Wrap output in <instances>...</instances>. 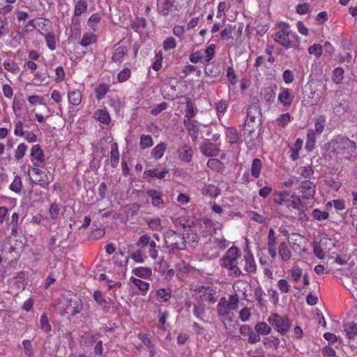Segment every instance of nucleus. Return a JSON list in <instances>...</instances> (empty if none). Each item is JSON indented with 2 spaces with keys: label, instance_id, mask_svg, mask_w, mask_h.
Segmentation results:
<instances>
[{
  "label": "nucleus",
  "instance_id": "obj_1",
  "mask_svg": "<svg viewBox=\"0 0 357 357\" xmlns=\"http://www.w3.org/2000/svg\"><path fill=\"white\" fill-rule=\"evenodd\" d=\"M278 30L275 33V43L284 47L285 49L298 47L300 38L296 32L290 29L289 23L280 22L278 24Z\"/></svg>",
  "mask_w": 357,
  "mask_h": 357
},
{
  "label": "nucleus",
  "instance_id": "obj_2",
  "mask_svg": "<svg viewBox=\"0 0 357 357\" xmlns=\"http://www.w3.org/2000/svg\"><path fill=\"white\" fill-rule=\"evenodd\" d=\"M326 149L335 155H351L355 153L357 146L347 137L338 135L331 139L326 144Z\"/></svg>",
  "mask_w": 357,
  "mask_h": 357
},
{
  "label": "nucleus",
  "instance_id": "obj_3",
  "mask_svg": "<svg viewBox=\"0 0 357 357\" xmlns=\"http://www.w3.org/2000/svg\"><path fill=\"white\" fill-rule=\"evenodd\" d=\"M241 255V250L236 246H232L227 250L220 259V265L227 270L228 275L231 277L238 278L243 275L241 270L238 266Z\"/></svg>",
  "mask_w": 357,
  "mask_h": 357
},
{
  "label": "nucleus",
  "instance_id": "obj_4",
  "mask_svg": "<svg viewBox=\"0 0 357 357\" xmlns=\"http://www.w3.org/2000/svg\"><path fill=\"white\" fill-rule=\"evenodd\" d=\"M217 287L213 284H199L194 290L197 300L202 303L214 304L217 302Z\"/></svg>",
  "mask_w": 357,
  "mask_h": 357
},
{
  "label": "nucleus",
  "instance_id": "obj_5",
  "mask_svg": "<svg viewBox=\"0 0 357 357\" xmlns=\"http://www.w3.org/2000/svg\"><path fill=\"white\" fill-rule=\"evenodd\" d=\"M267 321L282 335H287L291 326V321L287 315H280L278 313H271Z\"/></svg>",
  "mask_w": 357,
  "mask_h": 357
},
{
  "label": "nucleus",
  "instance_id": "obj_6",
  "mask_svg": "<svg viewBox=\"0 0 357 357\" xmlns=\"http://www.w3.org/2000/svg\"><path fill=\"white\" fill-rule=\"evenodd\" d=\"M136 245L138 248L142 249L145 254H148L152 259L155 260L158 257L159 246L149 235L141 236L137 241Z\"/></svg>",
  "mask_w": 357,
  "mask_h": 357
},
{
  "label": "nucleus",
  "instance_id": "obj_7",
  "mask_svg": "<svg viewBox=\"0 0 357 357\" xmlns=\"http://www.w3.org/2000/svg\"><path fill=\"white\" fill-rule=\"evenodd\" d=\"M165 243L166 247L171 250H183L186 247L184 237L173 230H169L165 233Z\"/></svg>",
  "mask_w": 357,
  "mask_h": 357
},
{
  "label": "nucleus",
  "instance_id": "obj_8",
  "mask_svg": "<svg viewBox=\"0 0 357 357\" xmlns=\"http://www.w3.org/2000/svg\"><path fill=\"white\" fill-rule=\"evenodd\" d=\"M298 191L302 199H310L316 192V185L310 180H304L299 183Z\"/></svg>",
  "mask_w": 357,
  "mask_h": 357
},
{
  "label": "nucleus",
  "instance_id": "obj_9",
  "mask_svg": "<svg viewBox=\"0 0 357 357\" xmlns=\"http://www.w3.org/2000/svg\"><path fill=\"white\" fill-rule=\"evenodd\" d=\"M29 157L32 165H46L45 155L40 144L32 146Z\"/></svg>",
  "mask_w": 357,
  "mask_h": 357
},
{
  "label": "nucleus",
  "instance_id": "obj_10",
  "mask_svg": "<svg viewBox=\"0 0 357 357\" xmlns=\"http://www.w3.org/2000/svg\"><path fill=\"white\" fill-rule=\"evenodd\" d=\"M245 254L243 257V269L247 273H255L257 270V266L255 259V257L248 245H246L245 248Z\"/></svg>",
  "mask_w": 357,
  "mask_h": 357
},
{
  "label": "nucleus",
  "instance_id": "obj_11",
  "mask_svg": "<svg viewBox=\"0 0 357 357\" xmlns=\"http://www.w3.org/2000/svg\"><path fill=\"white\" fill-rule=\"evenodd\" d=\"M293 199V193L287 190L275 191L273 202L278 205H285L287 209Z\"/></svg>",
  "mask_w": 357,
  "mask_h": 357
},
{
  "label": "nucleus",
  "instance_id": "obj_12",
  "mask_svg": "<svg viewBox=\"0 0 357 357\" xmlns=\"http://www.w3.org/2000/svg\"><path fill=\"white\" fill-rule=\"evenodd\" d=\"M93 298L105 313L109 312L110 306L114 304V301L109 298H106L100 290L93 292Z\"/></svg>",
  "mask_w": 357,
  "mask_h": 357
},
{
  "label": "nucleus",
  "instance_id": "obj_13",
  "mask_svg": "<svg viewBox=\"0 0 357 357\" xmlns=\"http://www.w3.org/2000/svg\"><path fill=\"white\" fill-rule=\"evenodd\" d=\"M288 242L292 250L295 252H301L304 250L303 244L305 243V238L303 236L293 233L288 237Z\"/></svg>",
  "mask_w": 357,
  "mask_h": 357
},
{
  "label": "nucleus",
  "instance_id": "obj_14",
  "mask_svg": "<svg viewBox=\"0 0 357 357\" xmlns=\"http://www.w3.org/2000/svg\"><path fill=\"white\" fill-rule=\"evenodd\" d=\"M294 99V95L291 89L283 87L280 88L278 100L285 108H289L291 106Z\"/></svg>",
  "mask_w": 357,
  "mask_h": 357
},
{
  "label": "nucleus",
  "instance_id": "obj_15",
  "mask_svg": "<svg viewBox=\"0 0 357 357\" xmlns=\"http://www.w3.org/2000/svg\"><path fill=\"white\" fill-rule=\"evenodd\" d=\"M172 291L170 287L160 288L155 292L151 291L150 297H153L158 303H167L172 298Z\"/></svg>",
  "mask_w": 357,
  "mask_h": 357
},
{
  "label": "nucleus",
  "instance_id": "obj_16",
  "mask_svg": "<svg viewBox=\"0 0 357 357\" xmlns=\"http://www.w3.org/2000/svg\"><path fill=\"white\" fill-rule=\"evenodd\" d=\"M199 149L201 153L208 158L217 156L220 151L219 146L210 141L204 142L200 145Z\"/></svg>",
  "mask_w": 357,
  "mask_h": 357
},
{
  "label": "nucleus",
  "instance_id": "obj_17",
  "mask_svg": "<svg viewBox=\"0 0 357 357\" xmlns=\"http://www.w3.org/2000/svg\"><path fill=\"white\" fill-rule=\"evenodd\" d=\"M167 176H170L169 169L164 167L162 169L155 168L152 169L145 170L143 173L144 178L149 180L151 178H156L158 179H163Z\"/></svg>",
  "mask_w": 357,
  "mask_h": 357
},
{
  "label": "nucleus",
  "instance_id": "obj_18",
  "mask_svg": "<svg viewBox=\"0 0 357 357\" xmlns=\"http://www.w3.org/2000/svg\"><path fill=\"white\" fill-rule=\"evenodd\" d=\"M146 194L151 199V204L158 208H162L165 204L162 199V192L157 189H149L146 191Z\"/></svg>",
  "mask_w": 357,
  "mask_h": 357
},
{
  "label": "nucleus",
  "instance_id": "obj_19",
  "mask_svg": "<svg viewBox=\"0 0 357 357\" xmlns=\"http://www.w3.org/2000/svg\"><path fill=\"white\" fill-rule=\"evenodd\" d=\"M183 124L192 141H196L199 131V122L193 119L183 120Z\"/></svg>",
  "mask_w": 357,
  "mask_h": 357
},
{
  "label": "nucleus",
  "instance_id": "obj_20",
  "mask_svg": "<svg viewBox=\"0 0 357 357\" xmlns=\"http://www.w3.org/2000/svg\"><path fill=\"white\" fill-rule=\"evenodd\" d=\"M217 313L220 320L228 319L231 309L227 305V301L225 297H222L217 305Z\"/></svg>",
  "mask_w": 357,
  "mask_h": 357
},
{
  "label": "nucleus",
  "instance_id": "obj_21",
  "mask_svg": "<svg viewBox=\"0 0 357 357\" xmlns=\"http://www.w3.org/2000/svg\"><path fill=\"white\" fill-rule=\"evenodd\" d=\"M259 128V123L257 122L248 121H245L244 124V135L245 140L247 141L248 137H250L248 140V143L252 141L254 137H257L256 130Z\"/></svg>",
  "mask_w": 357,
  "mask_h": 357
},
{
  "label": "nucleus",
  "instance_id": "obj_22",
  "mask_svg": "<svg viewBox=\"0 0 357 357\" xmlns=\"http://www.w3.org/2000/svg\"><path fill=\"white\" fill-rule=\"evenodd\" d=\"M156 6L159 14L167 16L174 6V2L171 0H157Z\"/></svg>",
  "mask_w": 357,
  "mask_h": 357
},
{
  "label": "nucleus",
  "instance_id": "obj_23",
  "mask_svg": "<svg viewBox=\"0 0 357 357\" xmlns=\"http://www.w3.org/2000/svg\"><path fill=\"white\" fill-rule=\"evenodd\" d=\"M177 153L180 160L188 163L192 160L193 150L190 146L183 145L178 149Z\"/></svg>",
  "mask_w": 357,
  "mask_h": 357
},
{
  "label": "nucleus",
  "instance_id": "obj_24",
  "mask_svg": "<svg viewBox=\"0 0 357 357\" xmlns=\"http://www.w3.org/2000/svg\"><path fill=\"white\" fill-rule=\"evenodd\" d=\"M53 175L50 174L48 172V174H42L38 176V178L35 177V178L32 179V182L42 188L47 189L50 183L53 181Z\"/></svg>",
  "mask_w": 357,
  "mask_h": 357
},
{
  "label": "nucleus",
  "instance_id": "obj_25",
  "mask_svg": "<svg viewBox=\"0 0 357 357\" xmlns=\"http://www.w3.org/2000/svg\"><path fill=\"white\" fill-rule=\"evenodd\" d=\"M67 97L69 105L73 107L78 106L82 102V94L78 89L68 91Z\"/></svg>",
  "mask_w": 357,
  "mask_h": 357
},
{
  "label": "nucleus",
  "instance_id": "obj_26",
  "mask_svg": "<svg viewBox=\"0 0 357 357\" xmlns=\"http://www.w3.org/2000/svg\"><path fill=\"white\" fill-rule=\"evenodd\" d=\"M130 282L139 289L142 296H146L150 289V284L139 278L131 277Z\"/></svg>",
  "mask_w": 357,
  "mask_h": 357
},
{
  "label": "nucleus",
  "instance_id": "obj_27",
  "mask_svg": "<svg viewBox=\"0 0 357 357\" xmlns=\"http://www.w3.org/2000/svg\"><path fill=\"white\" fill-rule=\"evenodd\" d=\"M38 32L41 36L45 37L47 47L52 51L55 50L59 43V38L54 34V33L50 31L45 35L42 31L39 30Z\"/></svg>",
  "mask_w": 357,
  "mask_h": 357
},
{
  "label": "nucleus",
  "instance_id": "obj_28",
  "mask_svg": "<svg viewBox=\"0 0 357 357\" xmlns=\"http://www.w3.org/2000/svg\"><path fill=\"white\" fill-rule=\"evenodd\" d=\"M259 264L262 267L263 273L265 275L266 277H267L269 279H272L273 277V261L269 260L268 258H259Z\"/></svg>",
  "mask_w": 357,
  "mask_h": 357
},
{
  "label": "nucleus",
  "instance_id": "obj_29",
  "mask_svg": "<svg viewBox=\"0 0 357 357\" xmlns=\"http://www.w3.org/2000/svg\"><path fill=\"white\" fill-rule=\"evenodd\" d=\"M221 321L223 323L227 334L232 337H235L236 331L238 328V324L236 321H234L231 317L221 320Z\"/></svg>",
  "mask_w": 357,
  "mask_h": 357
},
{
  "label": "nucleus",
  "instance_id": "obj_30",
  "mask_svg": "<svg viewBox=\"0 0 357 357\" xmlns=\"http://www.w3.org/2000/svg\"><path fill=\"white\" fill-rule=\"evenodd\" d=\"M93 117L102 124L109 125L111 122L110 115L106 109H97L93 114Z\"/></svg>",
  "mask_w": 357,
  "mask_h": 357
},
{
  "label": "nucleus",
  "instance_id": "obj_31",
  "mask_svg": "<svg viewBox=\"0 0 357 357\" xmlns=\"http://www.w3.org/2000/svg\"><path fill=\"white\" fill-rule=\"evenodd\" d=\"M197 108L195 103L190 99L188 98L185 102V115L183 120H191L197 113Z\"/></svg>",
  "mask_w": 357,
  "mask_h": 357
},
{
  "label": "nucleus",
  "instance_id": "obj_32",
  "mask_svg": "<svg viewBox=\"0 0 357 357\" xmlns=\"http://www.w3.org/2000/svg\"><path fill=\"white\" fill-rule=\"evenodd\" d=\"M112 261L114 264L119 267H126L128 262V257L124 252L119 250L114 253Z\"/></svg>",
  "mask_w": 357,
  "mask_h": 357
},
{
  "label": "nucleus",
  "instance_id": "obj_33",
  "mask_svg": "<svg viewBox=\"0 0 357 357\" xmlns=\"http://www.w3.org/2000/svg\"><path fill=\"white\" fill-rule=\"evenodd\" d=\"M127 53L128 48L126 46H118L112 56V60L115 63H121Z\"/></svg>",
  "mask_w": 357,
  "mask_h": 357
},
{
  "label": "nucleus",
  "instance_id": "obj_34",
  "mask_svg": "<svg viewBox=\"0 0 357 357\" xmlns=\"http://www.w3.org/2000/svg\"><path fill=\"white\" fill-rule=\"evenodd\" d=\"M227 140L230 144H237L240 140V134L237 130L233 127H228L225 132Z\"/></svg>",
  "mask_w": 357,
  "mask_h": 357
},
{
  "label": "nucleus",
  "instance_id": "obj_35",
  "mask_svg": "<svg viewBox=\"0 0 357 357\" xmlns=\"http://www.w3.org/2000/svg\"><path fill=\"white\" fill-rule=\"evenodd\" d=\"M280 339L274 335H269L264 337L263 344L266 349H277L280 344Z\"/></svg>",
  "mask_w": 357,
  "mask_h": 357
},
{
  "label": "nucleus",
  "instance_id": "obj_36",
  "mask_svg": "<svg viewBox=\"0 0 357 357\" xmlns=\"http://www.w3.org/2000/svg\"><path fill=\"white\" fill-rule=\"evenodd\" d=\"M167 146L165 143L160 142L157 144L151 151V158L155 160H158L162 158L166 151Z\"/></svg>",
  "mask_w": 357,
  "mask_h": 357
},
{
  "label": "nucleus",
  "instance_id": "obj_37",
  "mask_svg": "<svg viewBox=\"0 0 357 357\" xmlns=\"http://www.w3.org/2000/svg\"><path fill=\"white\" fill-rule=\"evenodd\" d=\"M316 135L317 133L314 131L313 129L310 128L307 130L305 144V149L307 151L310 152L314 149L316 143Z\"/></svg>",
  "mask_w": 357,
  "mask_h": 357
},
{
  "label": "nucleus",
  "instance_id": "obj_38",
  "mask_svg": "<svg viewBox=\"0 0 357 357\" xmlns=\"http://www.w3.org/2000/svg\"><path fill=\"white\" fill-rule=\"evenodd\" d=\"M119 161V146L116 142L111 145L110 151V165L112 167H116Z\"/></svg>",
  "mask_w": 357,
  "mask_h": 357
},
{
  "label": "nucleus",
  "instance_id": "obj_39",
  "mask_svg": "<svg viewBox=\"0 0 357 357\" xmlns=\"http://www.w3.org/2000/svg\"><path fill=\"white\" fill-rule=\"evenodd\" d=\"M278 254L280 259L283 261H287L291 259V253L284 242L280 243L278 248Z\"/></svg>",
  "mask_w": 357,
  "mask_h": 357
},
{
  "label": "nucleus",
  "instance_id": "obj_40",
  "mask_svg": "<svg viewBox=\"0 0 357 357\" xmlns=\"http://www.w3.org/2000/svg\"><path fill=\"white\" fill-rule=\"evenodd\" d=\"M88 4L86 0H77L75 1L73 14L75 16H80L87 11Z\"/></svg>",
  "mask_w": 357,
  "mask_h": 357
},
{
  "label": "nucleus",
  "instance_id": "obj_41",
  "mask_svg": "<svg viewBox=\"0 0 357 357\" xmlns=\"http://www.w3.org/2000/svg\"><path fill=\"white\" fill-rule=\"evenodd\" d=\"M255 330L260 335H268L271 333L272 328L271 325L269 326L265 321L257 322L255 326Z\"/></svg>",
  "mask_w": 357,
  "mask_h": 357
},
{
  "label": "nucleus",
  "instance_id": "obj_42",
  "mask_svg": "<svg viewBox=\"0 0 357 357\" xmlns=\"http://www.w3.org/2000/svg\"><path fill=\"white\" fill-rule=\"evenodd\" d=\"M3 65L4 68L7 71H8L14 75H17L20 72V66L14 60H12L10 59H6L3 61Z\"/></svg>",
  "mask_w": 357,
  "mask_h": 357
},
{
  "label": "nucleus",
  "instance_id": "obj_43",
  "mask_svg": "<svg viewBox=\"0 0 357 357\" xmlns=\"http://www.w3.org/2000/svg\"><path fill=\"white\" fill-rule=\"evenodd\" d=\"M97 36L91 33H84L79 42V45L84 47H86L90 45L96 43Z\"/></svg>",
  "mask_w": 357,
  "mask_h": 357
},
{
  "label": "nucleus",
  "instance_id": "obj_44",
  "mask_svg": "<svg viewBox=\"0 0 357 357\" xmlns=\"http://www.w3.org/2000/svg\"><path fill=\"white\" fill-rule=\"evenodd\" d=\"M132 273L139 278L148 279L153 274L151 268L149 267H137L132 270Z\"/></svg>",
  "mask_w": 357,
  "mask_h": 357
},
{
  "label": "nucleus",
  "instance_id": "obj_45",
  "mask_svg": "<svg viewBox=\"0 0 357 357\" xmlns=\"http://www.w3.org/2000/svg\"><path fill=\"white\" fill-rule=\"evenodd\" d=\"M326 122V117L324 115H320L314 119V131L317 135H321L325 128Z\"/></svg>",
  "mask_w": 357,
  "mask_h": 357
},
{
  "label": "nucleus",
  "instance_id": "obj_46",
  "mask_svg": "<svg viewBox=\"0 0 357 357\" xmlns=\"http://www.w3.org/2000/svg\"><path fill=\"white\" fill-rule=\"evenodd\" d=\"M205 74L212 78L219 76L220 74V68L218 65L213 63H208L205 67Z\"/></svg>",
  "mask_w": 357,
  "mask_h": 357
},
{
  "label": "nucleus",
  "instance_id": "obj_47",
  "mask_svg": "<svg viewBox=\"0 0 357 357\" xmlns=\"http://www.w3.org/2000/svg\"><path fill=\"white\" fill-rule=\"evenodd\" d=\"M109 91V86L106 84H100L98 85L94 90L96 98L98 100H102Z\"/></svg>",
  "mask_w": 357,
  "mask_h": 357
},
{
  "label": "nucleus",
  "instance_id": "obj_48",
  "mask_svg": "<svg viewBox=\"0 0 357 357\" xmlns=\"http://www.w3.org/2000/svg\"><path fill=\"white\" fill-rule=\"evenodd\" d=\"M260 113V109L259 106L255 104L250 105L247 109V119L248 121L256 122V118L257 114Z\"/></svg>",
  "mask_w": 357,
  "mask_h": 357
},
{
  "label": "nucleus",
  "instance_id": "obj_49",
  "mask_svg": "<svg viewBox=\"0 0 357 357\" xmlns=\"http://www.w3.org/2000/svg\"><path fill=\"white\" fill-rule=\"evenodd\" d=\"M262 168V162L260 159L255 158L252 162L251 175L255 178H258L260 176Z\"/></svg>",
  "mask_w": 357,
  "mask_h": 357
},
{
  "label": "nucleus",
  "instance_id": "obj_50",
  "mask_svg": "<svg viewBox=\"0 0 357 357\" xmlns=\"http://www.w3.org/2000/svg\"><path fill=\"white\" fill-rule=\"evenodd\" d=\"M220 189L213 184L205 185L202 189V194L205 196L215 197L219 195Z\"/></svg>",
  "mask_w": 357,
  "mask_h": 357
},
{
  "label": "nucleus",
  "instance_id": "obj_51",
  "mask_svg": "<svg viewBox=\"0 0 357 357\" xmlns=\"http://www.w3.org/2000/svg\"><path fill=\"white\" fill-rule=\"evenodd\" d=\"M293 117L289 113H283L278 116L275 119V123L282 128H285L292 120Z\"/></svg>",
  "mask_w": 357,
  "mask_h": 357
},
{
  "label": "nucleus",
  "instance_id": "obj_52",
  "mask_svg": "<svg viewBox=\"0 0 357 357\" xmlns=\"http://www.w3.org/2000/svg\"><path fill=\"white\" fill-rule=\"evenodd\" d=\"M305 205L302 202V198L299 195L293 193V199L289 204L288 210L292 211L294 210L298 211L302 208V206Z\"/></svg>",
  "mask_w": 357,
  "mask_h": 357
},
{
  "label": "nucleus",
  "instance_id": "obj_53",
  "mask_svg": "<svg viewBox=\"0 0 357 357\" xmlns=\"http://www.w3.org/2000/svg\"><path fill=\"white\" fill-rule=\"evenodd\" d=\"M27 150L28 146L25 143H20L14 151L15 159L16 160L22 159L24 157Z\"/></svg>",
  "mask_w": 357,
  "mask_h": 357
},
{
  "label": "nucleus",
  "instance_id": "obj_54",
  "mask_svg": "<svg viewBox=\"0 0 357 357\" xmlns=\"http://www.w3.org/2000/svg\"><path fill=\"white\" fill-rule=\"evenodd\" d=\"M8 225L11 229L13 235H16L17 233L19 226V215L17 213H13L10 217V220H8Z\"/></svg>",
  "mask_w": 357,
  "mask_h": 357
},
{
  "label": "nucleus",
  "instance_id": "obj_55",
  "mask_svg": "<svg viewBox=\"0 0 357 357\" xmlns=\"http://www.w3.org/2000/svg\"><path fill=\"white\" fill-rule=\"evenodd\" d=\"M208 168L217 172H222L224 169V164L219 160L211 158L206 163Z\"/></svg>",
  "mask_w": 357,
  "mask_h": 357
},
{
  "label": "nucleus",
  "instance_id": "obj_56",
  "mask_svg": "<svg viewBox=\"0 0 357 357\" xmlns=\"http://www.w3.org/2000/svg\"><path fill=\"white\" fill-rule=\"evenodd\" d=\"M27 101L29 102L31 105H44L47 107L48 112H50V109L47 106L46 103L44 102V98L41 96L38 95H31L27 98Z\"/></svg>",
  "mask_w": 357,
  "mask_h": 357
},
{
  "label": "nucleus",
  "instance_id": "obj_57",
  "mask_svg": "<svg viewBox=\"0 0 357 357\" xmlns=\"http://www.w3.org/2000/svg\"><path fill=\"white\" fill-rule=\"evenodd\" d=\"M139 145L141 149H146L153 145V140L150 135H142L140 137Z\"/></svg>",
  "mask_w": 357,
  "mask_h": 357
},
{
  "label": "nucleus",
  "instance_id": "obj_58",
  "mask_svg": "<svg viewBox=\"0 0 357 357\" xmlns=\"http://www.w3.org/2000/svg\"><path fill=\"white\" fill-rule=\"evenodd\" d=\"M344 331L349 339L354 338L357 335V324L354 322L348 323L344 326Z\"/></svg>",
  "mask_w": 357,
  "mask_h": 357
},
{
  "label": "nucleus",
  "instance_id": "obj_59",
  "mask_svg": "<svg viewBox=\"0 0 357 357\" xmlns=\"http://www.w3.org/2000/svg\"><path fill=\"white\" fill-rule=\"evenodd\" d=\"M130 258L137 263H144L147 256L142 249L139 248L131 253Z\"/></svg>",
  "mask_w": 357,
  "mask_h": 357
},
{
  "label": "nucleus",
  "instance_id": "obj_60",
  "mask_svg": "<svg viewBox=\"0 0 357 357\" xmlns=\"http://www.w3.org/2000/svg\"><path fill=\"white\" fill-rule=\"evenodd\" d=\"M22 186L23 185L21 177L18 175H16L10 185V189L15 193H20L22 190Z\"/></svg>",
  "mask_w": 357,
  "mask_h": 357
},
{
  "label": "nucleus",
  "instance_id": "obj_61",
  "mask_svg": "<svg viewBox=\"0 0 357 357\" xmlns=\"http://www.w3.org/2000/svg\"><path fill=\"white\" fill-rule=\"evenodd\" d=\"M289 273L294 282L297 283L303 275V271L299 266H294L289 270Z\"/></svg>",
  "mask_w": 357,
  "mask_h": 357
},
{
  "label": "nucleus",
  "instance_id": "obj_62",
  "mask_svg": "<svg viewBox=\"0 0 357 357\" xmlns=\"http://www.w3.org/2000/svg\"><path fill=\"white\" fill-rule=\"evenodd\" d=\"M153 63L152 65V68L155 71H158L162 68V61H163V56L161 51L155 53V55L153 58Z\"/></svg>",
  "mask_w": 357,
  "mask_h": 357
},
{
  "label": "nucleus",
  "instance_id": "obj_63",
  "mask_svg": "<svg viewBox=\"0 0 357 357\" xmlns=\"http://www.w3.org/2000/svg\"><path fill=\"white\" fill-rule=\"evenodd\" d=\"M22 346L26 357H34L35 352L31 342L29 340L22 341Z\"/></svg>",
  "mask_w": 357,
  "mask_h": 357
},
{
  "label": "nucleus",
  "instance_id": "obj_64",
  "mask_svg": "<svg viewBox=\"0 0 357 357\" xmlns=\"http://www.w3.org/2000/svg\"><path fill=\"white\" fill-rule=\"evenodd\" d=\"M40 328L46 333H50L52 326L50 324L47 316L45 313L43 314L40 319Z\"/></svg>",
  "mask_w": 357,
  "mask_h": 357
}]
</instances>
